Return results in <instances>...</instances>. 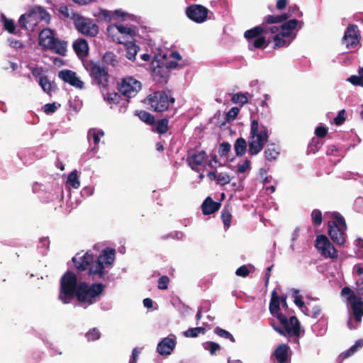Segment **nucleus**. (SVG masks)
Segmentation results:
<instances>
[{
	"mask_svg": "<svg viewBox=\"0 0 363 363\" xmlns=\"http://www.w3.org/2000/svg\"><path fill=\"white\" fill-rule=\"evenodd\" d=\"M152 72L155 80L160 84H166L169 76V71L163 65V62L153 60L152 61Z\"/></svg>",
	"mask_w": 363,
	"mask_h": 363,
	"instance_id": "16",
	"label": "nucleus"
},
{
	"mask_svg": "<svg viewBox=\"0 0 363 363\" xmlns=\"http://www.w3.org/2000/svg\"><path fill=\"white\" fill-rule=\"evenodd\" d=\"M328 130L325 126H318L315 130V134L318 138H325L328 134Z\"/></svg>",
	"mask_w": 363,
	"mask_h": 363,
	"instance_id": "58",
	"label": "nucleus"
},
{
	"mask_svg": "<svg viewBox=\"0 0 363 363\" xmlns=\"http://www.w3.org/2000/svg\"><path fill=\"white\" fill-rule=\"evenodd\" d=\"M341 294L342 296H347V300L350 303L359 297L357 296L354 292L348 286H345L342 289Z\"/></svg>",
	"mask_w": 363,
	"mask_h": 363,
	"instance_id": "42",
	"label": "nucleus"
},
{
	"mask_svg": "<svg viewBox=\"0 0 363 363\" xmlns=\"http://www.w3.org/2000/svg\"><path fill=\"white\" fill-rule=\"evenodd\" d=\"M231 149V145L229 143L223 142L222 143L218 149V153L220 157H224L228 155Z\"/></svg>",
	"mask_w": 363,
	"mask_h": 363,
	"instance_id": "49",
	"label": "nucleus"
},
{
	"mask_svg": "<svg viewBox=\"0 0 363 363\" xmlns=\"http://www.w3.org/2000/svg\"><path fill=\"white\" fill-rule=\"evenodd\" d=\"M214 333L220 337L230 340L232 342H235V339L231 333L220 327H216L214 329Z\"/></svg>",
	"mask_w": 363,
	"mask_h": 363,
	"instance_id": "43",
	"label": "nucleus"
},
{
	"mask_svg": "<svg viewBox=\"0 0 363 363\" xmlns=\"http://www.w3.org/2000/svg\"><path fill=\"white\" fill-rule=\"evenodd\" d=\"M288 4V0H277L276 3V8L279 11H282L286 9Z\"/></svg>",
	"mask_w": 363,
	"mask_h": 363,
	"instance_id": "62",
	"label": "nucleus"
},
{
	"mask_svg": "<svg viewBox=\"0 0 363 363\" xmlns=\"http://www.w3.org/2000/svg\"><path fill=\"white\" fill-rule=\"evenodd\" d=\"M43 108H44V112L46 114H51V113H55L57 111V107L55 105V103H52V104H46L44 106Z\"/></svg>",
	"mask_w": 363,
	"mask_h": 363,
	"instance_id": "60",
	"label": "nucleus"
},
{
	"mask_svg": "<svg viewBox=\"0 0 363 363\" xmlns=\"http://www.w3.org/2000/svg\"><path fill=\"white\" fill-rule=\"evenodd\" d=\"M315 247L325 258L335 259L337 257V250L325 235H318L315 239Z\"/></svg>",
	"mask_w": 363,
	"mask_h": 363,
	"instance_id": "12",
	"label": "nucleus"
},
{
	"mask_svg": "<svg viewBox=\"0 0 363 363\" xmlns=\"http://www.w3.org/2000/svg\"><path fill=\"white\" fill-rule=\"evenodd\" d=\"M9 45L13 48H21L23 47V44L20 40L15 39H9Z\"/></svg>",
	"mask_w": 363,
	"mask_h": 363,
	"instance_id": "63",
	"label": "nucleus"
},
{
	"mask_svg": "<svg viewBox=\"0 0 363 363\" xmlns=\"http://www.w3.org/2000/svg\"><path fill=\"white\" fill-rule=\"evenodd\" d=\"M221 204L214 201L211 197H207L201 205L202 212L204 215H210L218 211Z\"/></svg>",
	"mask_w": 363,
	"mask_h": 363,
	"instance_id": "24",
	"label": "nucleus"
},
{
	"mask_svg": "<svg viewBox=\"0 0 363 363\" xmlns=\"http://www.w3.org/2000/svg\"><path fill=\"white\" fill-rule=\"evenodd\" d=\"M115 255L114 249L106 247L102 250L96 259L94 255L88 251L82 255L77 253L72 260L78 272L89 269V275L92 280H94L104 279L106 274L105 269L111 267L115 259Z\"/></svg>",
	"mask_w": 363,
	"mask_h": 363,
	"instance_id": "2",
	"label": "nucleus"
},
{
	"mask_svg": "<svg viewBox=\"0 0 363 363\" xmlns=\"http://www.w3.org/2000/svg\"><path fill=\"white\" fill-rule=\"evenodd\" d=\"M332 220L328 223V235L333 242L338 245H342L346 241V230L347 228L344 217L337 211L332 213Z\"/></svg>",
	"mask_w": 363,
	"mask_h": 363,
	"instance_id": "6",
	"label": "nucleus"
},
{
	"mask_svg": "<svg viewBox=\"0 0 363 363\" xmlns=\"http://www.w3.org/2000/svg\"><path fill=\"white\" fill-rule=\"evenodd\" d=\"M58 77L65 82L70 85L82 89L84 87V82L77 77L75 72L70 69H62L58 72Z\"/></svg>",
	"mask_w": 363,
	"mask_h": 363,
	"instance_id": "18",
	"label": "nucleus"
},
{
	"mask_svg": "<svg viewBox=\"0 0 363 363\" xmlns=\"http://www.w3.org/2000/svg\"><path fill=\"white\" fill-rule=\"evenodd\" d=\"M291 17L289 12L281 15H267L264 18L262 23L244 33L245 38L249 43L250 50H252L250 46L255 49H264L270 43L271 40H267L264 34L277 33L281 29V32L289 33V37H291L292 30L297 27L298 21L291 19L286 21Z\"/></svg>",
	"mask_w": 363,
	"mask_h": 363,
	"instance_id": "1",
	"label": "nucleus"
},
{
	"mask_svg": "<svg viewBox=\"0 0 363 363\" xmlns=\"http://www.w3.org/2000/svg\"><path fill=\"white\" fill-rule=\"evenodd\" d=\"M346 120L345 117V111L344 109L340 111L337 115V116L333 119L334 123L336 125H342Z\"/></svg>",
	"mask_w": 363,
	"mask_h": 363,
	"instance_id": "52",
	"label": "nucleus"
},
{
	"mask_svg": "<svg viewBox=\"0 0 363 363\" xmlns=\"http://www.w3.org/2000/svg\"><path fill=\"white\" fill-rule=\"evenodd\" d=\"M86 337L88 341H95L100 338L101 333L97 328H94L86 333Z\"/></svg>",
	"mask_w": 363,
	"mask_h": 363,
	"instance_id": "46",
	"label": "nucleus"
},
{
	"mask_svg": "<svg viewBox=\"0 0 363 363\" xmlns=\"http://www.w3.org/2000/svg\"><path fill=\"white\" fill-rule=\"evenodd\" d=\"M140 350L138 348H134L132 352V357L129 363H136L138 361Z\"/></svg>",
	"mask_w": 363,
	"mask_h": 363,
	"instance_id": "64",
	"label": "nucleus"
},
{
	"mask_svg": "<svg viewBox=\"0 0 363 363\" xmlns=\"http://www.w3.org/2000/svg\"><path fill=\"white\" fill-rule=\"evenodd\" d=\"M311 220L313 226H320L323 222V215L322 212L319 209H314L312 211L311 214Z\"/></svg>",
	"mask_w": 363,
	"mask_h": 363,
	"instance_id": "38",
	"label": "nucleus"
},
{
	"mask_svg": "<svg viewBox=\"0 0 363 363\" xmlns=\"http://www.w3.org/2000/svg\"><path fill=\"white\" fill-rule=\"evenodd\" d=\"M221 219L225 226L230 227L232 215L228 206H224L221 212Z\"/></svg>",
	"mask_w": 363,
	"mask_h": 363,
	"instance_id": "41",
	"label": "nucleus"
},
{
	"mask_svg": "<svg viewBox=\"0 0 363 363\" xmlns=\"http://www.w3.org/2000/svg\"><path fill=\"white\" fill-rule=\"evenodd\" d=\"M79 284L77 275L67 271L60 279L59 299L64 303H69L77 295Z\"/></svg>",
	"mask_w": 363,
	"mask_h": 363,
	"instance_id": "5",
	"label": "nucleus"
},
{
	"mask_svg": "<svg viewBox=\"0 0 363 363\" xmlns=\"http://www.w3.org/2000/svg\"><path fill=\"white\" fill-rule=\"evenodd\" d=\"M38 83L43 91L48 95H51L52 92L55 91V83L54 82H51L48 76L40 77Z\"/></svg>",
	"mask_w": 363,
	"mask_h": 363,
	"instance_id": "29",
	"label": "nucleus"
},
{
	"mask_svg": "<svg viewBox=\"0 0 363 363\" xmlns=\"http://www.w3.org/2000/svg\"><path fill=\"white\" fill-rule=\"evenodd\" d=\"M350 304L354 321L357 323H360L363 317V301L362 298L359 297Z\"/></svg>",
	"mask_w": 363,
	"mask_h": 363,
	"instance_id": "21",
	"label": "nucleus"
},
{
	"mask_svg": "<svg viewBox=\"0 0 363 363\" xmlns=\"http://www.w3.org/2000/svg\"><path fill=\"white\" fill-rule=\"evenodd\" d=\"M250 270L246 265H242L237 269L235 274L241 277H247L250 274Z\"/></svg>",
	"mask_w": 363,
	"mask_h": 363,
	"instance_id": "57",
	"label": "nucleus"
},
{
	"mask_svg": "<svg viewBox=\"0 0 363 363\" xmlns=\"http://www.w3.org/2000/svg\"><path fill=\"white\" fill-rule=\"evenodd\" d=\"M168 123L169 121L167 118L159 120L156 123L155 129H153V130L160 134L166 133L169 130Z\"/></svg>",
	"mask_w": 363,
	"mask_h": 363,
	"instance_id": "34",
	"label": "nucleus"
},
{
	"mask_svg": "<svg viewBox=\"0 0 363 363\" xmlns=\"http://www.w3.org/2000/svg\"><path fill=\"white\" fill-rule=\"evenodd\" d=\"M208 159V155L204 150L199 152L189 151L186 156V163L189 167L195 172H199V166L202 165Z\"/></svg>",
	"mask_w": 363,
	"mask_h": 363,
	"instance_id": "17",
	"label": "nucleus"
},
{
	"mask_svg": "<svg viewBox=\"0 0 363 363\" xmlns=\"http://www.w3.org/2000/svg\"><path fill=\"white\" fill-rule=\"evenodd\" d=\"M145 102L150 109L156 112H163L168 109L170 104L174 103V99L167 95L164 91H157L147 96Z\"/></svg>",
	"mask_w": 363,
	"mask_h": 363,
	"instance_id": "9",
	"label": "nucleus"
},
{
	"mask_svg": "<svg viewBox=\"0 0 363 363\" xmlns=\"http://www.w3.org/2000/svg\"><path fill=\"white\" fill-rule=\"evenodd\" d=\"M206 329L203 327L191 328L183 333L186 337H196L199 334H204Z\"/></svg>",
	"mask_w": 363,
	"mask_h": 363,
	"instance_id": "35",
	"label": "nucleus"
},
{
	"mask_svg": "<svg viewBox=\"0 0 363 363\" xmlns=\"http://www.w3.org/2000/svg\"><path fill=\"white\" fill-rule=\"evenodd\" d=\"M273 36L272 40L274 41V49L289 46L294 37H289V33L278 31Z\"/></svg>",
	"mask_w": 363,
	"mask_h": 363,
	"instance_id": "20",
	"label": "nucleus"
},
{
	"mask_svg": "<svg viewBox=\"0 0 363 363\" xmlns=\"http://www.w3.org/2000/svg\"><path fill=\"white\" fill-rule=\"evenodd\" d=\"M250 161L249 160H245L242 164L238 165V173H244L250 167Z\"/></svg>",
	"mask_w": 363,
	"mask_h": 363,
	"instance_id": "59",
	"label": "nucleus"
},
{
	"mask_svg": "<svg viewBox=\"0 0 363 363\" xmlns=\"http://www.w3.org/2000/svg\"><path fill=\"white\" fill-rule=\"evenodd\" d=\"M73 49L79 57H85L89 54V45L85 39L79 38L73 43Z\"/></svg>",
	"mask_w": 363,
	"mask_h": 363,
	"instance_id": "22",
	"label": "nucleus"
},
{
	"mask_svg": "<svg viewBox=\"0 0 363 363\" xmlns=\"http://www.w3.org/2000/svg\"><path fill=\"white\" fill-rule=\"evenodd\" d=\"M268 128L263 125H259L257 120H253L250 126L249 154L254 156L260 152L268 141Z\"/></svg>",
	"mask_w": 363,
	"mask_h": 363,
	"instance_id": "3",
	"label": "nucleus"
},
{
	"mask_svg": "<svg viewBox=\"0 0 363 363\" xmlns=\"http://www.w3.org/2000/svg\"><path fill=\"white\" fill-rule=\"evenodd\" d=\"M86 69L91 77L92 84L96 85L102 92L108 89L110 75L104 64L90 62Z\"/></svg>",
	"mask_w": 363,
	"mask_h": 363,
	"instance_id": "8",
	"label": "nucleus"
},
{
	"mask_svg": "<svg viewBox=\"0 0 363 363\" xmlns=\"http://www.w3.org/2000/svg\"><path fill=\"white\" fill-rule=\"evenodd\" d=\"M361 35L355 24H350L345 31L342 43L347 48H354L360 41Z\"/></svg>",
	"mask_w": 363,
	"mask_h": 363,
	"instance_id": "14",
	"label": "nucleus"
},
{
	"mask_svg": "<svg viewBox=\"0 0 363 363\" xmlns=\"http://www.w3.org/2000/svg\"><path fill=\"white\" fill-rule=\"evenodd\" d=\"M141 88V82L133 77H124L117 84L120 94L127 98L135 96Z\"/></svg>",
	"mask_w": 363,
	"mask_h": 363,
	"instance_id": "11",
	"label": "nucleus"
},
{
	"mask_svg": "<svg viewBox=\"0 0 363 363\" xmlns=\"http://www.w3.org/2000/svg\"><path fill=\"white\" fill-rule=\"evenodd\" d=\"M106 286L102 283L88 284L85 281L79 284L76 298L81 303L91 305L99 300Z\"/></svg>",
	"mask_w": 363,
	"mask_h": 363,
	"instance_id": "4",
	"label": "nucleus"
},
{
	"mask_svg": "<svg viewBox=\"0 0 363 363\" xmlns=\"http://www.w3.org/2000/svg\"><path fill=\"white\" fill-rule=\"evenodd\" d=\"M103 61L112 67H116L118 63L116 55L112 52H106L103 56Z\"/></svg>",
	"mask_w": 363,
	"mask_h": 363,
	"instance_id": "36",
	"label": "nucleus"
},
{
	"mask_svg": "<svg viewBox=\"0 0 363 363\" xmlns=\"http://www.w3.org/2000/svg\"><path fill=\"white\" fill-rule=\"evenodd\" d=\"M289 347L286 344L279 345L274 351V356L279 363H285L288 358Z\"/></svg>",
	"mask_w": 363,
	"mask_h": 363,
	"instance_id": "26",
	"label": "nucleus"
},
{
	"mask_svg": "<svg viewBox=\"0 0 363 363\" xmlns=\"http://www.w3.org/2000/svg\"><path fill=\"white\" fill-rule=\"evenodd\" d=\"M351 84L355 86L363 87V67L359 69V75H352L347 79Z\"/></svg>",
	"mask_w": 363,
	"mask_h": 363,
	"instance_id": "40",
	"label": "nucleus"
},
{
	"mask_svg": "<svg viewBox=\"0 0 363 363\" xmlns=\"http://www.w3.org/2000/svg\"><path fill=\"white\" fill-rule=\"evenodd\" d=\"M322 145L323 143H320L318 139L313 138L311 142L309 143L308 148L311 152L315 153L320 150Z\"/></svg>",
	"mask_w": 363,
	"mask_h": 363,
	"instance_id": "51",
	"label": "nucleus"
},
{
	"mask_svg": "<svg viewBox=\"0 0 363 363\" xmlns=\"http://www.w3.org/2000/svg\"><path fill=\"white\" fill-rule=\"evenodd\" d=\"M116 28L119 33H121L122 34H127V35H130V37H133L135 34V30H133L131 28L125 27L122 25L116 26Z\"/></svg>",
	"mask_w": 363,
	"mask_h": 363,
	"instance_id": "53",
	"label": "nucleus"
},
{
	"mask_svg": "<svg viewBox=\"0 0 363 363\" xmlns=\"http://www.w3.org/2000/svg\"><path fill=\"white\" fill-rule=\"evenodd\" d=\"M279 154V149L274 143L269 144L264 150V157L268 161L275 160Z\"/></svg>",
	"mask_w": 363,
	"mask_h": 363,
	"instance_id": "30",
	"label": "nucleus"
},
{
	"mask_svg": "<svg viewBox=\"0 0 363 363\" xmlns=\"http://www.w3.org/2000/svg\"><path fill=\"white\" fill-rule=\"evenodd\" d=\"M176 346V341L171 337L163 338L157 345V350L161 355H169Z\"/></svg>",
	"mask_w": 363,
	"mask_h": 363,
	"instance_id": "19",
	"label": "nucleus"
},
{
	"mask_svg": "<svg viewBox=\"0 0 363 363\" xmlns=\"http://www.w3.org/2000/svg\"><path fill=\"white\" fill-rule=\"evenodd\" d=\"M54 32L49 28L43 29L39 34V44L46 48L50 45L51 40L54 39Z\"/></svg>",
	"mask_w": 363,
	"mask_h": 363,
	"instance_id": "25",
	"label": "nucleus"
},
{
	"mask_svg": "<svg viewBox=\"0 0 363 363\" xmlns=\"http://www.w3.org/2000/svg\"><path fill=\"white\" fill-rule=\"evenodd\" d=\"M67 182L74 189H78L80 186V182L78 178L77 172L76 170L72 172L67 178Z\"/></svg>",
	"mask_w": 363,
	"mask_h": 363,
	"instance_id": "45",
	"label": "nucleus"
},
{
	"mask_svg": "<svg viewBox=\"0 0 363 363\" xmlns=\"http://www.w3.org/2000/svg\"><path fill=\"white\" fill-rule=\"evenodd\" d=\"M104 98L108 103L111 104H118L121 101V96L120 92L117 93L113 91L107 93L106 96L104 94Z\"/></svg>",
	"mask_w": 363,
	"mask_h": 363,
	"instance_id": "39",
	"label": "nucleus"
},
{
	"mask_svg": "<svg viewBox=\"0 0 363 363\" xmlns=\"http://www.w3.org/2000/svg\"><path fill=\"white\" fill-rule=\"evenodd\" d=\"M74 26L79 33L90 37L99 33V26L92 20L83 16H78L74 20Z\"/></svg>",
	"mask_w": 363,
	"mask_h": 363,
	"instance_id": "13",
	"label": "nucleus"
},
{
	"mask_svg": "<svg viewBox=\"0 0 363 363\" xmlns=\"http://www.w3.org/2000/svg\"><path fill=\"white\" fill-rule=\"evenodd\" d=\"M240 112V108L238 107L231 108L226 113V120L228 121H233L236 118Z\"/></svg>",
	"mask_w": 363,
	"mask_h": 363,
	"instance_id": "54",
	"label": "nucleus"
},
{
	"mask_svg": "<svg viewBox=\"0 0 363 363\" xmlns=\"http://www.w3.org/2000/svg\"><path fill=\"white\" fill-rule=\"evenodd\" d=\"M205 349L208 350L211 355H214L217 351L220 350L221 347L218 343L208 341L206 342Z\"/></svg>",
	"mask_w": 363,
	"mask_h": 363,
	"instance_id": "48",
	"label": "nucleus"
},
{
	"mask_svg": "<svg viewBox=\"0 0 363 363\" xmlns=\"http://www.w3.org/2000/svg\"><path fill=\"white\" fill-rule=\"evenodd\" d=\"M171 58H172L174 60L170 61H162L163 65L167 67L169 71L170 72V69H175L177 67H182L184 66V65H179L177 62L182 60V56L177 51H172L171 52V54L169 55Z\"/></svg>",
	"mask_w": 363,
	"mask_h": 363,
	"instance_id": "27",
	"label": "nucleus"
},
{
	"mask_svg": "<svg viewBox=\"0 0 363 363\" xmlns=\"http://www.w3.org/2000/svg\"><path fill=\"white\" fill-rule=\"evenodd\" d=\"M2 21H4V26L9 33H15L16 26L12 19H8L4 14L1 15Z\"/></svg>",
	"mask_w": 363,
	"mask_h": 363,
	"instance_id": "44",
	"label": "nucleus"
},
{
	"mask_svg": "<svg viewBox=\"0 0 363 363\" xmlns=\"http://www.w3.org/2000/svg\"><path fill=\"white\" fill-rule=\"evenodd\" d=\"M217 182L222 186L229 184L230 182V176L226 173H220L218 174Z\"/></svg>",
	"mask_w": 363,
	"mask_h": 363,
	"instance_id": "55",
	"label": "nucleus"
},
{
	"mask_svg": "<svg viewBox=\"0 0 363 363\" xmlns=\"http://www.w3.org/2000/svg\"><path fill=\"white\" fill-rule=\"evenodd\" d=\"M294 292L296 294H298V290H295ZM294 303L298 306L300 308H303V311L305 313L306 311V308H307L306 306H305V304H304V302L303 301V297L301 296V295H298L296 294L294 297Z\"/></svg>",
	"mask_w": 363,
	"mask_h": 363,
	"instance_id": "56",
	"label": "nucleus"
},
{
	"mask_svg": "<svg viewBox=\"0 0 363 363\" xmlns=\"http://www.w3.org/2000/svg\"><path fill=\"white\" fill-rule=\"evenodd\" d=\"M169 278L167 275H163L158 279L157 287L159 289L165 290L168 289Z\"/></svg>",
	"mask_w": 363,
	"mask_h": 363,
	"instance_id": "50",
	"label": "nucleus"
},
{
	"mask_svg": "<svg viewBox=\"0 0 363 363\" xmlns=\"http://www.w3.org/2000/svg\"><path fill=\"white\" fill-rule=\"evenodd\" d=\"M135 115L138 116L142 121L147 125H152L155 123V116L146 111H136Z\"/></svg>",
	"mask_w": 363,
	"mask_h": 363,
	"instance_id": "33",
	"label": "nucleus"
},
{
	"mask_svg": "<svg viewBox=\"0 0 363 363\" xmlns=\"http://www.w3.org/2000/svg\"><path fill=\"white\" fill-rule=\"evenodd\" d=\"M283 328L271 323V326L279 334L284 336L298 337L301 335V325L296 316H291L289 319L283 314L279 313L275 316Z\"/></svg>",
	"mask_w": 363,
	"mask_h": 363,
	"instance_id": "7",
	"label": "nucleus"
},
{
	"mask_svg": "<svg viewBox=\"0 0 363 363\" xmlns=\"http://www.w3.org/2000/svg\"><path fill=\"white\" fill-rule=\"evenodd\" d=\"M358 350L357 348V346L355 345H353L350 348H349L347 351L345 352H342L341 354V357L342 359L348 358L349 357L352 356L354 352H356Z\"/></svg>",
	"mask_w": 363,
	"mask_h": 363,
	"instance_id": "61",
	"label": "nucleus"
},
{
	"mask_svg": "<svg viewBox=\"0 0 363 363\" xmlns=\"http://www.w3.org/2000/svg\"><path fill=\"white\" fill-rule=\"evenodd\" d=\"M125 50H126V57L130 60L135 61V56L140 50L139 46L135 45L133 42H128L125 44Z\"/></svg>",
	"mask_w": 363,
	"mask_h": 363,
	"instance_id": "32",
	"label": "nucleus"
},
{
	"mask_svg": "<svg viewBox=\"0 0 363 363\" xmlns=\"http://www.w3.org/2000/svg\"><path fill=\"white\" fill-rule=\"evenodd\" d=\"M269 312L270 313L276 316V315L281 313L280 311V302H279V296H278L277 291L274 290L272 292V297L269 303Z\"/></svg>",
	"mask_w": 363,
	"mask_h": 363,
	"instance_id": "28",
	"label": "nucleus"
},
{
	"mask_svg": "<svg viewBox=\"0 0 363 363\" xmlns=\"http://www.w3.org/2000/svg\"><path fill=\"white\" fill-rule=\"evenodd\" d=\"M246 94H243L242 92L235 94L232 96L231 101L233 104L243 106L248 103V99Z\"/></svg>",
	"mask_w": 363,
	"mask_h": 363,
	"instance_id": "37",
	"label": "nucleus"
},
{
	"mask_svg": "<svg viewBox=\"0 0 363 363\" xmlns=\"http://www.w3.org/2000/svg\"><path fill=\"white\" fill-rule=\"evenodd\" d=\"M186 14L191 21L203 23L207 18L208 9L201 5L194 4L186 8Z\"/></svg>",
	"mask_w": 363,
	"mask_h": 363,
	"instance_id": "15",
	"label": "nucleus"
},
{
	"mask_svg": "<svg viewBox=\"0 0 363 363\" xmlns=\"http://www.w3.org/2000/svg\"><path fill=\"white\" fill-rule=\"evenodd\" d=\"M51 40L50 45L47 49L51 50L57 54L65 56L67 52V43L57 38H55Z\"/></svg>",
	"mask_w": 363,
	"mask_h": 363,
	"instance_id": "23",
	"label": "nucleus"
},
{
	"mask_svg": "<svg viewBox=\"0 0 363 363\" xmlns=\"http://www.w3.org/2000/svg\"><path fill=\"white\" fill-rule=\"evenodd\" d=\"M234 149L238 157L243 156L247 150L246 140L243 138H238L235 142Z\"/></svg>",
	"mask_w": 363,
	"mask_h": 363,
	"instance_id": "31",
	"label": "nucleus"
},
{
	"mask_svg": "<svg viewBox=\"0 0 363 363\" xmlns=\"http://www.w3.org/2000/svg\"><path fill=\"white\" fill-rule=\"evenodd\" d=\"M320 313L321 309L318 306H313L311 309L306 308L305 314L313 318H317L320 315Z\"/></svg>",
	"mask_w": 363,
	"mask_h": 363,
	"instance_id": "47",
	"label": "nucleus"
},
{
	"mask_svg": "<svg viewBox=\"0 0 363 363\" xmlns=\"http://www.w3.org/2000/svg\"><path fill=\"white\" fill-rule=\"evenodd\" d=\"M38 21H44L48 23L50 21V16L43 7L35 6L30 8L28 13L21 15L18 22L22 28H27L26 23H30L35 25Z\"/></svg>",
	"mask_w": 363,
	"mask_h": 363,
	"instance_id": "10",
	"label": "nucleus"
}]
</instances>
